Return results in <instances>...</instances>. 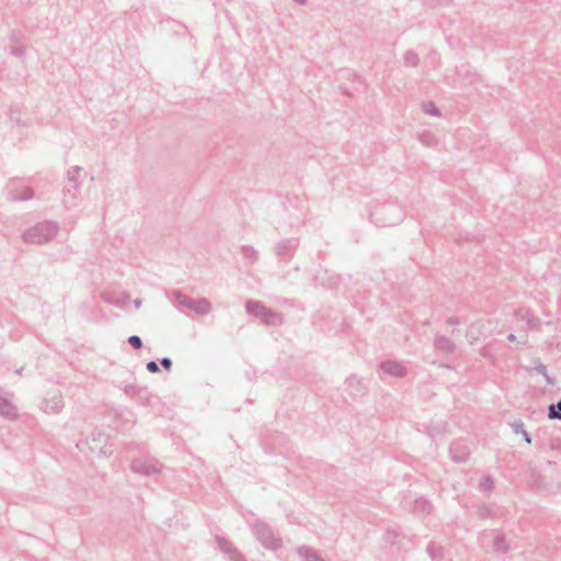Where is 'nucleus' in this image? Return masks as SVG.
Instances as JSON below:
<instances>
[{"label":"nucleus","instance_id":"nucleus-1","mask_svg":"<svg viewBox=\"0 0 561 561\" xmlns=\"http://www.w3.org/2000/svg\"><path fill=\"white\" fill-rule=\"evenodd\" d=\"M59 226L51 220H45L30 227L23 232V239L27 243L42 244L50 241L58 232Z\"/></svg>","mask_w":561,"mask_h":561},{"label":"nucleus","instance_id":"nucleus-2","mask_svg":"<svg viewBox=\"0 0 561 561\" xmlns=\"http://www.w3.org/2000/svg\"><path fill=\"white\" fill-rule=\"evenodd\" d=\"M371 217L376 225L382 227L394 226L403 218L402 209L394 204H383L378 206L373 213Z\"/></svg>","mask_w":561,"mask_h":561},{"label":"nucleus","instance_id":"nucleus-3","mask_svg":"<svg viewBox=\"0 0 561 561\" xmlns=\"http://www.w3.org/2000/svg\"><path fill=\"white\" fill-rule=\"evenodd\" d=\"M245 310L249 314L259 318L266 325L276 327L283 323V316L270 308H266L261 301H247Z\"/></svg>","mask_w":561,"mask_h":561},{"label":"nucleus","instance_id":"nucleus-4","mask_svg":"<svg viewBox=\"0 0 561 561\" xmlns=\"http://www.w3.org/2000/svg\"><path fill=\"white\" fill-rule=\"evenodd\" d=\"M252 533L255 538L267 549L277 550L282 547L283 542L273 528L265 522L257 519L252 525Z\"/></svg>","mask_w":561,"mask_h":561},{"label":"nucleus","instance_id":"nucleus-5","mask_svg":"<svg viewBox=\"0 0 561 561\" xmlns=\"http://www.w3.org/2000/svg\"><path fill=\"white\" fill-rule=\"evenodd\" d=\"M174 300L183 307L188 308L197 314H208L211 311V302L207 298L194 299L180 290L172 293Z\"/></svg>","mask_w":561,"mask_h":561},{"label":"nucleus","instance_id":"nucleus-6","mask_svg":"<svg viewBox=\"0 0 561 561\" xmlns=\"http://www.w3.org/2000/svg\"><path fill=\"white\" fill-rule=\"evenodd\" d=\"M82 171L79 165L72 167L67 172V184L64 190V204L67 208L76 205L77 192L79 191L81 183L77 179V174Z\"/></svg>","mask_w":561,"mask_h":561},{"label":"nucleus","instance_id":"nucleus-7","mask_svg":"<svg viewBox=\"0 0 561 561\" xmlns=\"http://www.w3.org/2000/svg\"><path fill=\"white\" fill-rule=\"evenodd\" d=\"M130 470L134 473L150 477L162 470V463L156 458H135L130 462Z\"/></svg>","mask_w":561,"mask_h":561},{"label":"nucleus","instance_id":"nucleus-8","mask_svg":"<svg viewBox=\"0 0 561 561\" xmlns=\"http://www.w3.org/2000/svg\"><path fill=\"white\" fill-rule=\"evenodd\" d=\"M299 247V239L297 238H285L278 241L275 247V255L280 262L288 263L295 255Z\"/></svg>","mask_w":561,"mask_h":561},{"label":"nucleus","instance_id":"nucleus-9","mask_svg":"<svg viewBox=\"0 0 561 561\" xmlns=\"http://www.w3.org/2000/svg\"><path fill=\"white\" fill-rule=\"evenodd\" d=\"M124 392L134 399L138 404L144 407H150L151 400L153 398L152 393L148 390L147 387H140L137 385H126L124 388Z\"/></svg>","mask_w":561,"mask_h":561},{"label":"nucleus","instance_id":"nucleus-10","mask_svg":"<svg viewBox=\"0 0 561 561\" xmlns=\"http://www.w3.org/2000/svg\"><path fill=\"white\" fill-rule=\"evenodd\" d=\"M470 449L466 442L455 440L449 446V457L456 463H463L469 459Z\"/></svg>","mask_w":561,"mask_h":561},{"label":"nucleus","instance_id":"nucleus-11","mask_svg":"<svg viewBox=\"0 0 561 561\" xmlns=\"http://www.w3.org/2000/svg\"><path fill=\"white\" fill-rule=\"evenodd\" d=\"M216 542L219 549L230 557L231 561H247L245 557L227 538L217 536Z\"/></svg>","mask_w":561,"mask_h":561},{"label":"nucleus","instance_id":"nucleus-12","mask_svg":"<svg viewBox=\"0 0 561 561\" xmlns=\"http://www.w3.org/2000/svg\"><path fill=\"white\" fill-rule=\"evenodd\" d=\"M379 366L385 374L396 378H404L408 374V369L397 360H382Z\"/></svg>","mask_w":561,"mask_h":561},{"label":"nucleus","instance_id":"nucleus-13","mask_svg":"<svg viewBox=\"0 0 561 561\" xmlns=\"http://www.w3.org/2000/svg\"><path fill=\"white\" fill-rule=\"evenodd\" d=\"M65 403L61 394H56L49 399H44L41 403V409L46 413L57 414L61 412Z\"/></svg>","mask_w":561,"mask_h":561},{"label":"nucleus","instance_id":"nucleus-14","mask_svg":"<svg viewBox=\"0 0 561 561\" xmlns=\"http://www.w3.org/2000/svg\"><path fill=\"white\" fill-rule=\"evenodd\" d=\"M0 415L13 421L18 419V409L7 397L0 396Z\"/></svg>","mask_w":561,"mask_h":561},{"label":"nucleus","instance_id":"nucleus-15","mask_svg":"<svg viewBox=\"0 0 561 561\" xmlns=\"http://www.w3.org/2000/svg\"><path fill=\"white\" fill-rule=\"evenodd\" d=\"M347 391L352 397L359 396L364 392L365 386L363 379L356 375H351L346 381Z\"/></svg>","mask_w":561,"mask_h":561},{"label":"nucleus","instance_id":"nucleus-16","mask_svg":"<svg viewBox=\"0 0 561 561\" xmlns=\"http://www.w3.org/2000/svg\"><path fill=\"white\" fill-rule=\"evenodd\" d=\"M433 504L430 500L424 496L416 499L413 503L411 512L413 514L430 515L433 512Z\"/></svg>","mask_w":561,"mask_h":561},{"label":"nucleus","instance_id":"nucleus-17","mask_svg":"<svg viewBox=\"0 0 561 561\" xmlns=\"http://www.w3.org/2000/svg\"><path fill=\"white\" fill-rule=\"evenodd\" d=\"M34 190L30 186H25L21 192L15 190H9L8 199L11 202H24L33 198Z\"/></svg>","mask_w":561,"mask_h":561},{"label":"nucleus","instance_id":"nucleus-18","mask_svg":"<svg viewBox=\"0 0 561 561\" xmlns=\"http://www.w3.org/2000/svg\"><path fill=\"white\" fill-rule=\"evenodd\" d=\"M434 347L437 351L444 352L446 354H451L456 350L455 343L447 336L437 335L434 340Z\"/></svg>","mask_w":561,"mask_h":561},{"label":"nucleus","instance_id":"nucleus-19","mask_svg":"<svg viewBox=\"0 0 561 561\" xmlns=\"http://www.w3.org/2000/svg\"><path fill=\"white\" fill-rule=\"evenodd\" d=\"M477 514L481 519H493L499 516L493 504L483 503L478 506Z\"/></svg>","mask_w":561,"mask_h":561},{"label":"nucleus","instance_id":"nucleus-20","mask_svg":"<svg viewBox=\"0 0 561 561\" xmlns=\"http://www.w3.org/2000/svg\"><path fill=\"white\" fill-rule=\"evenodd\" d=\"M297 554L304 559V561H318L321 556L319 552L308 546H299L297 548Z\"/></svg>","mask_w":561,"mask_h":561},{"label":"nucleus","instance_id":"nucleus-21","mask_svg":"<svg viewBox=\"0 0 561 561\" xmlns=\"http://www.w3.org/2000/svg\"><path fill=\"white\" fill-rule=\"evenodd\" d=\"M511 427L514 434H520L527 444H531L533 438L530 434L525 430V424L522 420H515L512 422Z\"/></svg>","mask_w":561,"mask_h":561},{"label":"nucleus","instance_id":"nucleus-22","mask_svg":"<svg viewBox=\"0 0 561 561\" xmlns=\"http://www.w3.org/2000/svg\"><path fill=\"white\" fill-rule=\"evenodd\" d=\"M426 551L433 561H443L444 560V549L440 545H438L434 541H431L427 545Z\"/></svg>","mask_w":561,"mask_h":561},{"label":"nucleus","instance_id":"nucleus-23","mask_svg":"<svg viewBox=\"0 0 561 561\" xmlns=\"http://www.w3.org/2000/svg\"><path fill=\"white\" fill-rule=\"evenodd\" d=\"M456 73L459 78L469 80L470 83H474L477 73L470 69L469 65H460L456 67Z\"/></svg>","mask_w":561,"mask_h":561},{"label":"nucleus","instance_id":"nucleus-24","mask_svg":"<svg viewBox=\"0 0 561 561\" xmlns=\"http://www.w3.org/2000/svg\"><path fill=\"white\" fill-rule=\"evenodd\" d=\"M508 545L503 534H497L494 537L493 550L497 553H506L508 551Z\"/></svg>","mask_w":561,"mask_h":561},{"label":"nucleus","instance_id":"nucleus-25","mask_svg":"<svg viewBox=\"0 0 561 561\" xmlns=\"http://www.w3.org/2000/svg\"><path fill=\"white\" fill-rule=\"evenodd\" d=\"M547 415L550 420L561 421V398L556 403L549 404Z\"/></svg>","mask_w":561,"mask_h":561},{"label":"nucleus","instance_id":"nucleus-26","mask_svg":"<svg viewBox=\"0 0 561 561\" xmlns=\"http://www.w3.org/2000/svg\"><path fill=\"white\" fill-rule=\"evenodd\" d=\"M494 489V479L491 476H485L479 481V490L484 493H490Z\"/></svg>","mask_w":561,"mask_h":561},{"label":"nucleus","instance_id":"nucleus-27","mask_svg":"<svg viewBox=\"0 0 561 561\" xmlns=\"http://www.w3.org/2000/svg\"><path fill=\"white\" fill-rule=\"evenodd\" d=\"M241 252L243 256L252 263L259 260V252L252 245H242Z\"/></svg>","mask_w":561,"mask_h":561},{"label":"nucleus","instance_id":"nucleus-28","mask_svg":"<svg viewBox=\"0 0 561 561\" xmlns=\"http://www.w3.org/2000/svg\"><path fill=\"white\" fill-rule=\"evenodd\" d=\"M419 139L422 144L427 147L434 146L437 144L435 135L430 130H424L419 135Z\"/></svg>","mask_w":561,"mask_h":561},{"label":"nucleus","instance_id":"nucleus-29","mask_svg":"<svg viewBox=\"0 0 561 561\" xmlns=\"http://www.w3.org/2000/svg\"><path fill=\"white\" fill-rule=\"evenodd\" d=\"M420 64L419 55L414 50H408L404 54V65L407 67H417Z\"/></svg>","mask_w":561,"mask_h":561},{"label":"nucleus","instance_id":"nucleus-30","mask_svg":"<svg viewBox=\"0 0 561 561\" xmlns=\"http://www.w3.org/2000/svg\"><path fill=\"white\" fill-rule=\"evenodd\" d=\"M536 371L540 375H542L547 381L548 385H551L553 386L556 383V379L552 378L551 376H549L548 371H547V366L543 365L541 362L538 360L536 367H535Z\"/></svg>","mask_w":561,"mask_h":561},{"label":"nucleus","instance_id":"nucleus-31","mask_svg":"<svg viewBox=\"0 0 561 561\" xmlns=\"http://www.w3.org/2000/svg\"><path fill=\"white\" fill-rule=\"evenodd\" d=\"M523 319L526 320V322L530 329L539 330L541 327V320L530 312H527L526 317H524Z\"/></svg>","mask_w":561,"mask_h":561},{"label":"nucleus","instance_id":"nucleus-32","mask_svg":"<svg viewBox=\"0 0 561 561\" xmlns=\"http://www.w3.org/2000/svg\"><path fill=\"white\" fill-rule=\"evenodd\" d=\"M423 111L431 116L439 117L442 115L440 110L432 101L424 103Z\"/></svg>","mask_w":561,"mask_h":561},{"label":"nucleus","instance_id":"nucleus-33","mask_svg":"<svg viewBox=\"0 0 561 561\" xmlns=\"http://www.w3.org/2000/svg\"><path fill=\"white\" fill-rule=\"evenodd\" d=\"M25 49L26 48L24 44H11L10 54L18 58H21L25 55Z\"/></svg>","mask_w":561,"mask_h":561},{"label":"nucleus","instance_id":"nucleus-34","mask_svg":"<svg viewBox=\"0 0 561 561\" xmlns=\"http://www.w3.org/2000/svg\"><path fill=\"white\" fill-rule=\"evenodd\" d=\"M9 41L11 44H24V36L22 32L12 30L9 35Z\"/></svg>","mask_w":561,"mask_h":561},{"label":"nucleus","instance_id":"nucleus-35","mask_svg":"<svg viewBox=\"0 0 561 561\" xmlns=\"http://www.w3.org/2000/svg\"><path fill=\"white\" fill-rule=\"evenodd\" d=\"M128 343L134 350H140L144 346L142 340L138 335H130L128 337Z\"/></svg>","mask_w":561,"mask_h":561},{"label":"nucleus","instance_id":"nucleus-36","mask_svg":"<svg viewBox=\"0 0 561 561\" xmlns=\"http://www.w3.org/2000/svg\"><path fill=\"white\" fill-rule=\"evenodd\" d=\"M146 368L149 373L151 374H158L161 371L159 365L157 362L154 360H149L147 364H146Z\"/></svg>","mask_w":561,"mask_h":561},{"label":"nucleus","instance_id":"nucleus-37","mask_svg":"<svg viewBox=\"0 0 561 561\" xmlns=\"http://www.w3.org/2000/svg\"><path fill=\"white\" fill-rule=\"evenodd\" d=\"M172 359L170 357H162L160 359V365L163 369H165L167 371H169L171 368H172Z\"/></svg>","mask_w":561,"mask_h":561},{"label":"nucleus","instance_id":"nucleus-38","mask_svg":"<svg viewBox=\"0 0 561 561\" xmlns=\"http://www.w3.org/2000/svg\"><path fill=\"white\" fill-rule=\"evenodd\" d=\"M550 448L553 450L561 451V438H551Z\"/></svg>","mask_w":561,"mask_h":561},{"label":"nucleus","instance_id":"nucleus-39","mask_svg":"<svg viewBox=\"0 0 561 561\" xmlns=\"http://www.w3.org/2000/svg\"><path fill=\"white\" fill-rule=\"evenodd\" d=\"M531 479L534 484L537 485L538 488L543 486V478L540 474L533 473Z\"/></svg>","mask_w":561,"mask_h":561},{"label":"nucleus","instance_id":"nucleus-40","mask_svg":"<svg viewBox=\"0 0 561 561\" xmlns=\"http://www.w3.org/2000/svg\"><path fill=\"white\" fill-rule=\"evenodd\" d=\"M446 323L449 325H457L460 323V319L458 317L451 316L447 318Z\"/></svg>","mask_w":561,"mask_h":561},{"label":"nucleus","instance_id":"nucleus-41","mask_svg":"<svg viewBox=\"0 0 561 561\" xmlns=\"http://www.w3.org/2000/svg\"><path fill=\"white\" fill-rule=\"evenodd\" d=\"M423 3L427 7L435 8L438 3V0H423Z\"/></svg>","mask_w":561,"mask_h":561},{"label":"nucleus","instance_id":"nucleus-42","mask_svg":"<svg viewBox=\"0 0 561 561\" xmlns=\"http://www.w3.org/2000/svg\"><path fill=\"white\" fill-rule=\"evenodd\" d=\"M92 439H93L94 442H96V440H99V442H100V440H101V433H98V434H96L95 432H93V433H92Z\"/></svg>","mask_w":561,"mask_h":561},{"label":"nucleus","instance_id":"nucleus-43","mask_svg":"<svg viewBox=\"0 0 561 561\" xmlns=\"http://www.w3.org/2000/svg\"><path fill=\"white\" fill-rule=\"evenodd\" d=\"M507 340L511 342H514V341H516V335L514 333H511L507 335Z\"/></svg>","mask_w":561,"mask_h":561},{"label":"nucleus","instance_id":"nucleus-44","mask_svg":"<svg viewBox=\"0 0 561 561\" xmlns=\"http://www.w3.org/2000/svg\"><path fill=\"white\" fill-rule=\"evenodd\" d=\"M294 1L299 3V4H305L307 2V0H294Z\"/></svg>","mask_w":561,"mask_h":561},{"label":"nucleus","instance_id":"nucleus-45","mask_svg":"<svg viewBox=\"0 0 561 561\" xmlns=\"http://www.w3.org/2000/svg\"><path fill=\"white\" fill-rule=\"evenodd\" d=\"M140 304H141V301H140L139 299L135 300V306H136V307H139V306H140Z\"/></svg>","mask_w":561,"mask_h":561},{"label":"nucleus","instance_id":"nucleus-46","mask_svg":"<svg viewBox=\"0 0 561 561\" xmlns=\"http://www.w3.org/2000/svg\"><path fill=\"white\" fill-rule=\"evenodd\" d=\"M318 561H325L323 558H320Z\"/></svg>","mask_w":561,"mask_h":561}]
</instances>
